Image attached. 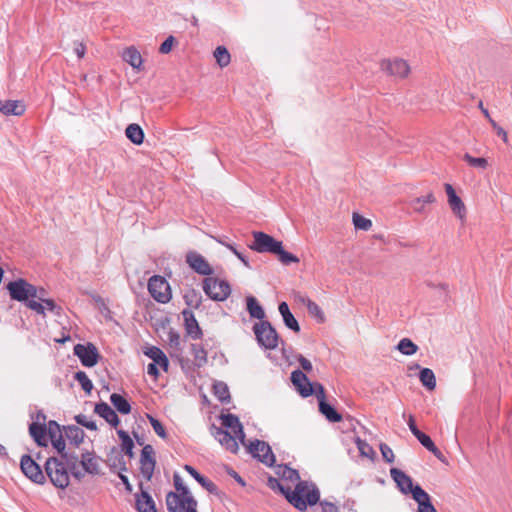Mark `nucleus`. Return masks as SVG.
<instances>
[{
    "label": "nucleus",
    "mask_w": 512,
    "mask_h": 512,
    "mask_svg": "<svg viewBox=\"0 0 512 512\" xmlns=\"http://www.w3.org/2000/svg\"><path fill=\"white\" fill-rule=\"evenodd\" d=\"M268 486L272 489H278L286 500L297 510L306 511L308 506H314L318 503L320 491L315 483L307 481H299L295 489L284 487L276 478H268Z\"/></svg>",
    "instance_id": "nucleus-1"
},
{
    "label": "nucleus",
    "mask_w": 512,
    "mask_h": 512,
    "mask_svg": "<svg viewBox=\"0 0 512 512\" xmlns=\"http://www.w3.org/2000/svg\"><path fill=\"white\" fill-rule=\"evenodd\" d=\"M252 235L254 241L249 245L250 249L258 253L273 254L283 265H290L300 261L296 255L284 250L282 242L276 240L271 235L262 231H254Z\"/></svg>",
    "instance_id": "nucleus-2"
},
{
    "label": "nucleus",
    "mask_w": 512,
    "mask_h": 512,
    "mask_svg": "<svg viewBox=\"0 0 512 512\" xmlns=\"http://www.w3.org/2000/svg\"><path fill=\"white\" fill-rule=\"evenodd\" d=\"M6 289L12 300L25 303L26 307L35 311L37 314L45 315V307L34 300V296H38L37 287L23 278L10 281L6 285Z\"/></svg>",
    "instance_id": "nucleus-3"
},
{
    "label": "nucleus",
    "mask_w": 512,
    "mask_h": 512,
    "mask_svg": "<svg viewBox=\"0 0 512 512\" xmlns=\"http://www.w3.org/2000/svg\"><path fill=\"white\" fill-rule=\"evenodd\" d=\"M291 382L303 398L315 395L318 400V405L321 404L322 401H326L324 386L319 382H311L303 371L299 369L294 370L291 373Z\"/></svg>",
    "instance_id": "nucleus-4"
},
{
    "label": "nucleus",
    "mask_w": 512,
    "mask_h": 512,
    "mask_svg": "<svg viewBox=\"0 0 512 512\" xmlns=\"http://www.w3.org/2000/svg\"><path fill=\"white\" fill-rule=\"evenodd\" d=\"M45 476L57 488L65 489L69 485V475L64 462L57 457H49L44 464Z\"/></svg>",
    "instance_id": "nucleus-5"
},
{
    "label": "nucleus",
    "mask_w": 512,
    "mask_h": 512,
    "mask_svg": "<svg viewBox=\"0 0 512 512\" xmlns=\"http://www.w3.org/2000/svg\"><path fill=\"white\" fill-rule=\"evenodd\" d=\"M258 344L267 349L274 350L278 346L279 335L269 321H261L253 326Z\"/></svg>",
    "instance_id": "nucleus-6"
},
{
    "label": "nucleus",
    "mask_w": 512,
    "mask_h": 512,
    "mask_svg": "<svg viewBox=\"0 0 512 512\" xmlns=\"http://www.w3.org/2000/svg\"><path fill=\"white\" fill-rule=\"evenodd\" d=\"M166 506L168 512H178L180 509L198 506V502L188 487L178 492H168L166 495Z\"/></svg>",
    "instance_id": "nucleus-7"
},
{
    "label": "nucleus",
    "mask_w": 512,
    "mask_h": 512,
    "mask_svg": "<svg viewBox=\"0 0 512 512\" xmlns=\"http://www.w3.org/2000/svg\"><path fill=\"white\" fill-rule=\"evenodd\" d=\"M203 290L211 300L219 302L226 300L231 294L229 283L214 277H206L203 280Z\"/></svg>",
    "instance_id": "nucleus-8"
},
{
    "label": "nucleus",
    "mask_w": 512,
    "mask_h": 512,
    "mask_svg": "<svg viewBox=\"0 0 512 512\" xmlns=\"http://www.w3.org/2000/svg\"><path fill=\"white\" fill-rule=\"evenodd\" d=\"M148 291L159 303H168L172 297L169 283L160 275H154L149 279Z\"/></svg>",
    "instance_id": "nucleus-9"
},
{
    "label": "nucleus",
    "mask_w": 512,
    "mask_h": 512,
    "mask_svg": "<svg viewBox=\"0 0 512 512\" xmlns=\"http://www.w3.org/2000/svg\"><path fill=\"white\" fill-rule=\"evenodd\" d=\"M20 468L23 474L36 484H44L46 482L45 473L40 465L28 454L21 457Z\"/></svg>",
    "instance_id": "nucleus-10"
},
{
    "label": "nucleus",
    "mask_w": 512,
    "mask_h": 512,
    "mask_svg": "<svg viewBox=\"0 0 512 512\" xmlns=\"http://www.w3.org/2000/svg\"><path fill=\"white\" fill-rule=\"evenodd\" d=\"M248 451L261 463L267 465L268 467L274 466L276 458L270 445L267 442L255 439L248 445Z\"/></svg>",
    "instance_id": "nucleus-11"
},
{
    "label": "nucleus",
    "mask_w": 512,
    "mask_h": 512,
    "mask_svg": "<svg viewBox=\"0 0 512 512\" xmlns=\"http://www.w3.org/2000/svg\"><path fill=\"white\" fill-rule=\"evenodd\" d=\"M73 352L85 367H94L100 358L96 346L92 343L76 344L73 348Z\"/></svg>",
    "instance_id": "nucleus-12"
},
{
    "label": "nucleus",
    "mask_w": 512,
    "mask_h": 512,
    "mask_svg": "<svg viewBox=\"0 0 512 512\" xmlns=\"http://www.w3.org/2000/svg\"><path fill=\"white\" fill-rule=\"evenodd\" d=\"M186 263L192 270L200 275L209 276L213 274V269L208 261L196 251H189L186 254Z\"/></svg>",
    "instance_id": "nucleus-13"
},
{
    "label": "nucleus",
    "mask_w": 512,
    "mask_h": 512,
    "mask_svg": "<svg viewBox=\"0 0 512 512\" xmlns=\"http://www.w3.org/2000/svg\"><path fill=\"white\" fill-rule=\"evenodd\" d=\"M390 476L396 483L398 489L403 494H412V498L414 497V493L416 491V485L413 484V480L410 476H408L405 472L398 468L390 469Z\"/></svg>",
    "instance_id": "nucleus-14"
},
{
    "label": "nucleus",
    "mask_w": 512,
    "mask_h": 512,
    "mask_svg": "<svg viewBox=\"0 0 512 512\" xmlns=\"http://www.w3.org/2000/svg\"><path fill=\"white\" fill-rule=\"evenodd\" d=\"M211 434L228 451L234 454L238 452L239 446L236 441V438L233 435H231L227 430H224L222 427H217L213 424L211 426Z\"/></svg>",
    "instance_id": "nucleus-15"
},
{
    "label": "nucleus",
    "mask_w": 512,
    "mask_h": 512,
    "mask_svg": "<svg viewBox=\"0 0 512 512\" xmlns=\"http://www.w3.org/2000/svg\"><path fill=\"white\" fill-rule=\"evenodd\" d=\"M181 314L184 318V328L187 335L190 336L193 340L201 339L203 337V332L195 318L193 311L190 309H184Z\"/></svg>",
    "instance_id": "nucleus-16"
},
{
    "label": "nucleus",
    "mask_w": 512,
    "mask_h": 512,
    "mask_svg": "<svg viewBox=\"0 0 512 512\" xmlns=\"http://www.w3.org/2000/svg\"><path fill=\"white\" fill-rule=\"evenodd\" d=\"M444 188L448 197V203L453 213L463 219L466 215V208L461 198L456 194L453 186L449 183L444 184Z\"/></svg>",
    "instance_id": "nucleus-17"
},
{
    "label": "nucleus",
    "mask_w": 512,
    "mask_h": 512,
    "mask_svg": "<svg viewBox=\"0 0 512 512\" xmlns=\"http://www.w3.org/2000/svg\"><path fill=\"white\" fill-rule=\"evenodd\" d=\"M140 493L135 494V509L137 512H157L152 496L143 490V484H139Z\"/></svg>",
    "instance_id": "nucleus-18"
},
{
    "label": "nucleus",
    "mask_w": 512,
    "mask_h": 512,
    "mask_svg": "<svg viewBox=\"0 0 512 512\" xmlns=\"http://www.w3.org/2000/svg\"><path fill=\"white\" fill-rule=\"evenodd\" d=\"M381 66L390 75L400 78L406 77L410 71L409 65L403 59L385 60Z\"/></svg>",
    "instance_id": "nucleus-19"
},
{
    "label": "nucleus",
    "mask_w": 512,
    "mask_h": 512,
    "mask_svg": "<svg viewBox=\"0 0 512 512\" xmlns=\"http://www.w3.org/2000/svg\"><path fill=\"white\" fill-rule=\"evenodd\" d=\"M413 499L418 503L417 512H437L436 508L431 502L429 494L422 489L419 484H416V491Z\"/></svg>",
    "instance_id": "nucleus-20"
},
{
    "label": "nucleus",
    "mask_w": 512,
    "mask_h": 512,
    "mask_svg": "<svg viewBox=\"0 0 512 512\" xmlns=\"http://www.w3.org/2000/svg\"><path fill=\"white\" fill-rule=\"evenodd\" d=\"M94 412L102 417L112 427H117L120 424V419L115 412L106 402H99L95 405Z\"/></svg>",
    "instance_id": "nucleus-21"
},
{
    "label": "nucleus",
    "mask_w": 512,
    "mask_h": 512,
    "mask_svg": "<svg viewBox=\"0 0 512 512\" xmlns=\"http://www.w3.org/2000/svg\"><path fill=\"white\" fill-rule=\"evenodd\" d=\"M144 354L153 360L152 364H155L167 372L169 368V360L165 353L157 346H150L144 351Z\"/></svg>",
    "instance_id": "nucleus-22"
},
{
    "label": "nucleus",
    "mask_w": 512,
    "mask_h": 512,
    "mask_svg": "<svg viewBox=\"0 0 512 512\" xmlns=\"http://www.w3.org/2000/svg\"><path fill=\"white\" fill-rule=\"evenodd\" d=\"M279 313L281 314L283 318V322L287 328L292 330L295 333H299L301 328L297 321V319L294 317V315L291 313L289 306L286 302H281L278 306Z\"/></svg>",
    "instance_id": "nucleus-23"
},
{
    "label": "nucleus",
    "mask_w": 512,
    "mask_h": 512,
    "mask_svg": "<svg viewBox=\"0 0 512 512\" xmlns=\"http://www.w3.org/2000/svg\"><path fill=\"white\" fill-rule=\"evenodd\" d=\"M26 106L22 101L19 100H6L3 106L0 108V113L3 115H14L21 116L24 114Z\"/></svg>",
    "instance_id": "nucleus-24"
},
{
    "label": "nucleus",
    "mask_w": 512,
    "mask_h": 512,
    "mask_svg": "<svg viewBox=\"0 0 512 512\" xmlns=\"http://www.w3.org/2000/svg\"><path fill=\"white\" fill-rule=\"evenodd\" d=\"M29 433L38 446H47L45 436L48 435V433L45 424L32 422L29 425Z\"/></svg>",
    "instance_id": "nucleus-25"
},
{
    "label": "nucleus",
    "mask_w": 512,
    "mask_h": 512,
    "mask_svg": "<svg viewBox=\"0 0 512 512\" xmlns=\"http://www.w3.org/2000/svg\"><path fill=\"white\" fill-rule=\"evenodd\" d=\"M155 466H156V459L154 456L146 455V454L140 455L141 474L147 481L151 480L153 473H154Z\"/></svg>",
    "instance_id": "nucleus-26"
},
{
    "label": "nucleus",
    "mask_w": 512,
    "mask_h": 512,
    "mask_svg": "<svg viewBox=\"0 0 512 512\" xmlns=\"http://www.w3.org/2000/svg\"><path fill=\"white\" fill-rule=\"evenodd\" d=\"M246 309L251 318L258 319L260 322L265 321V311L254 296L246 297Z\"/></svg>",
    "instance_id": "nucleus-27"
},
{
    "label": "nucleus",
    "mask_w": 512,
    "mask_h": 512,
    "mask_svg": "<svg viewBox=\"0 0 512 512\" xmlns=\"http://www.w3.org/2000/svg\"><path fill=\"white\" fill-rule=\"evenodd\" d=\"M122 58L125 62L131 65L134 69L140 70L142 67V56L140 52L134 47L130 46L123 51Z\"/></svg>",
    "instance_id": "nucleus-28"
},
{
    "label": "nucleus",
    "mask_w": 512,
    "mask_h": 512,
    "mask_svg": "<svg viewBox=\"0 0 512 512\" xmlns=\"http://www.w3.org/2000/svg\"><path fill=\"white\" fill-rule=\"evenodd\" d=\"M65 435L67 439L73 444L75 447H79L80 444L84 441L85 432L76 425H68L64 426Z\"/></svg>",
    "instance_id": "nucleus-29"
},
{
    "label": "nucleus",
    "mask_w": 512,
    "mask_h": 512,
    "mask_svg": "<svg viewBox=\"0 0 512 512\" xmlns=\"http://www.w3.org/2000/svg\"><path fill=\"white\" fill-rule=\"evenodd\" d=\"M220 419L222 426L231 429L235 435L242 433V424L236 415L231 413L222 414Z\"/></svg>",
    "instance_id": "nucleus-30"
},
{
    "label": "nucleus",
    "mask_w": 512,
    "mask_h": 512,
    "mask_svg": "<svg viewBox=\"0 0 512 512\" xmlns=\"http://www.w3.org/2000/svg\"><path fill=\"white\" fill-rule=\"evenodd\" d=\"M80 464L83 467V469L85 470V472H87L91 475L99 474L98 461L95 457H93L92 453H90V452L83 453L81 456Z\"/></svg>",
    "instance_id": "nucleus-31"
},
{
    "label": "nucleus",
    "mask_w": 512,
    "mask_h": 512,
    "mask_svg": "<svg viewBox=\"0 0 512 512\" xmlns=\"http://www.w3.org/2000/svg\"><path fill=\"white\" fill-rule=\"evenodd\" d=\"M319 406V411L325 418L332 423H337L342 420L341 414L327 401H322Z\"/></svg>",
    "instance_id": "nucleus-32"
},
{
    "label": "nucleus",
    "mask_w": 512,
    "mask_h": 512,
    "mask_svg": "<svg viewBox=\"0 0 512 512\" xmlns=\"http://www.w3.org/2000/svg\"><path fill=\"white\" fill-rule=\"evenodd\" d=\"M125 134L126 137L135 145H140L144 141V131L138 124H129L125 130Z\"/></svg>",
    "instance_id": "nucleus-33"
},
{
    "label": "nucleus",
    "mask_w": 512,
    "mask_h": 512,
    "mask_svg": "<svg viewBox=\"0 0 512 512\" xmlns=\"http://www.w3.org/2000/svg\"><path fill=\"white\" fill-rule=\"evenodd\" d=\"M110 401L119 413L126 415L131 412L130 403L121 394H118V393L111 394Z\"/></svg>",
    "instance_id": "nucleus-34"
},
{
    "label": "nucleus",
    "mask_w": 512,
    "mask_h": 512,
    "mask_svg": "<svg viewBox=\"0 0 512 512\" xmlns=\"http://www.w3.org/2000/svg\"><path fill=\"white\" fill-rule=\"evenodd\" d=\"M117 435H118L119 439L121 440V450L129 458H133L134 457V452H133L134 442H133L132 438L130 437V435L122 429L117 430Z\"/></svg>",
    "instance_id": "nucleus-35"
},
{
    "label": "nucleus",
    "mask_w": 512,
    "mask_h": 512,
    "mask_svg": "<svg viewBox=\"0 0 512 512\" xmlns=\"http://www.w3.org/2000/svg\"><path fill=\"white\" fill-rule=\"evenodd\" d=\"M419 379L422 385L427 390H434L436 387V377L430 368H421L419 372Z\"/></svg>",
    "instance_id": "nucleus-36"
},
{
    "label": "nucleus",
    "mask_w": 512,
    "mask_h": 512,
    "mask_svg": "<svg viewBox=\"0 0 512 512\" xmlns=\"http://www.w3.org/2000/svg\"><path fill=\"white\" fill-rule=\"evenodd\" d=\"M276 473H277V475H279L280 477H282L285 480H289L292 482L297 481V483H299V481H302L300 479V474H299L298 470L293 469L286 464L279 465Z\"/></svg>",
    "instance_id": "nucleus-37"
},
{
    "label": "nucleus",
    "mask_w": 512,
    "mask_h": 512,
    "mask_svg": "<svg viewBox=\"0 0 512 512\" xmlns=\"http://www.w3.org/2000/svg\"><path fill=\"white\" fill-rule=\"evenodd\" d=\"M191 352L194 356V365L198 368L203 367L207 363V352L199 344H191Z\"/></svg>",
    "instance_id": "nucleus-38"
},
{
    "label": "nucleus",
    "mask_w": 512,
    "mask_h": 512,
    "mask_svg": "<svg viewBox=\"0 0 512 512\" xmlns=\"http://www.w3.org/2000/svg\"><path fill=\"white\" fill-rule=\"evenodd\" d=\"M213 392L214 395L217 397V399L222 402L226 403L230 401V392L228 386L222 382L218 381L213 385Z\"/></svg>",
    "instance_id": "nucleus-39"
},
{
    "label": "nucleus",
    "mask_w": 512,
    "mask_h": 512,
    "mask_svg": "<svg viewBox=\"0 0 512 512\" xmlns=\"http://www.w3.org/2000/svg\"><path fill=\"white\" fill-rule=\"evenodd\" d=\"M185 304L191 308L198 309L202 304V296L195 289L188 290L184 296Z\"/></svg>",
    "instance_id": "nucleus-40"
},
{
    "label": "nucleus",
    "mask_w": 512,
    "mask_h": 512,
    "mask_svg": "<svg viewBox=\"0 0 512 512\" xmlns=\"http://www.w3.org/2000/svg\"><path fill=\"white\" fill-rule=\"evenodd\" d=\"M397 349L404 355L410 356L417 352L418 346L409 338H403L399 341Z\"/></svg>",
    "instance_id": "nucleus-41"
},
{
    "label": "nucleus",
    "mask_w": 512,
    "mask_h": 512,
    "mask_svg": "<svg viewBox=\"0 0 512 512\" xmlns=\"http://www.w3.org/2000/svg\"><path fill=\"white\" fill-rule=\"evenodd\" d=\"M214 57L220 67H226L230 63V53L224 46H218L214 51Z\"/></svg>",
    "instance_id": "nucleus-42"
},
{
    "label": "nucleus",
    "mask_w": 512,
    "mask_h": 512,
    "mask_svg": "<svg viewBox=\"0 0 512 512\" xmlns=\"http://www.w3.org/2000/svg\"><path fill=\"white\" fill-rule=\"evenodd\" d=\"M74 379L81 385L85 393L90 394L93 389V383L84 371H78L74 374Z\"/></svg>",
    "instance_id": "nucleus-43"
},
{
    "label": "nucleus",
    "mask_w": 512,
    "mask_h": 512,
    "mask_svg": "<svg viewBox=\"0 0 512 512\" xmlns=\"http://www.w3.org/2000/svg\"><path fill=\"white\" fill-rule=\"evenodd\" d=\"M49 438L51 440L53 448L58 452V454L61 457L66 452V444L62 434L60 433L56 435L53 432H51Z\"/></svg>",
    "instance_id": "nucleus-44"
},
{
    "label": "nucleus",
    "mask_w": 512,
    "mask_h": 512,
    "mask_svg": "<svg viewBox=\"0 0 512 512\" xmlns=\"http://www.w3.org/2000/svg\"><path fill=\"white\" fill-rule=\"evenodd\" d=\"M463 160L466 161L470 166L480 169H486L488 161L483 157H473L469 153L463 155Z\"/></svg>",
    "instance_id": "nucleus-45"
},
{
    "label": "nucleus",
    "mask_w": 512,
    "mask_h": 512,
    "mask_svg": "<svg viewBox=\"0 0 512 512\" xmlns=\"http://www.w3.org/2000/svg\"><path fill=\"white\" fill-rule=\"evenodd\" d=\"M307 310L310 316L314 317L319 323L325 321V314L316 302L311 300L307 305Z\"/></svg>",
    "instance_id": "nucleus-46"
},
{
    "label": "nucleus",
    "mask_w": 512,
    "mask_h": 512,
    "mask_svg": "<svg viewBox=\"0 0 512 512\" xmlns=\"http://www.w3.org/2000/svg\"><path fill=\"white\" fill-rule=\"evenodd\" d=\"M62 461H65L66 466L70 470H75L79 463V457L75 452L66 451L61 457Z\"/></svg>",
    "instance_id": "nucleus-47"
},
{
    "label": "nucleus",
    "mask_w": 512,
    "mask_h": 512,
    "mask_svg": "<svg viewBox=\"0 0 512 512\" xmlns=\"http://www.w3.org/2000/svg\"><path fill=\"white\" fill-rule=\"evenodd\" d=\"M147 418L154 430V432L162 439L167 438V433L162 423L150 414H147Z\"/></svg>",
    "instance_id": "nucleus-48"
},
{
    "label": "nucleus",
    "mask_w": 512,
    "mask_h": 512,
    "mask_svg": "<svg viewBox=\"0 0 512 512\" xmlns=\"http://www.w3.org/2000/svg\"><path fill=\"white\" fill-rule=\"evenodd\" d=\"M353 224L356 229L367 231L371 228V220L359 215L358 213L353 214Z\"/></svg>",
    "instance_id": "nucleus-49"
},
{
    "label": "nucleus",
    "mask_w": 512,
    "mask_h": 512,
    "mask_svg": "<svg viewBox=\"0 0 512 512\" xmlns=\"http://www.w3.org/2000/svg\"><path fill=\"white\" fill-rule=\"evenodd\" d=\"M109 465L111 468H118L120 471H127L126 462L123 455L116 453L114 456H109Z\"/></svg>",
    "instance_id": "nucleus-50"
},
{
    "label": "nucleus",
    "mask_w": 512,
    "mask_h": 512,
    "mask_svg": "<svg viewBox=\"0 0 512 512\" xmlns=\"http://www.w3.org/2000/svg\"><path fill=\"white\" fill-rule=\"evenodd\" d=\"M169 346L174 352H181V340L178 332L170 330L168 333Z\"/></svg>",
    "instance_id": "nucleus-51"
},
{
    "label": "nucleus",
    "mask_w": 512,
    "mask_h": 512,
    "mask_svg": "<svg viewBox=\"0 0 512 512\" xmlns=\"http://www.w3.org/2000/svg\"><path fill=\"white\" fill-rule=\"evenodd\" d=\"M218 243H220L221 245L227 247L230 251L233 252L234 255H236V257L246 266V267H249L250 268V265H249V261L248 259L241 253L239 252L236 247L231 244V243H228V242H225L223 241L222 239H216Z\"/></svg>",
    "instance_id": "nucleus-52"
},
{
    "label": "nucleus",
    "mask_w": 512,
    "mask_h": 512,
    "mask_svg": "<svg viewBox=\"0 0 512 512\" xmlns=\"http://www.w3.org/2000/svg\"><path fill=\"white\" fill-rule=\"evenodd\" d=\"M74 419L77 424H79L91 431H96L98 429L96 423L92 420H89L85 414H78L74 417Z\"/></svg>",
    "instance_id": "nucleus-53"
},
{
    "label": "nucleus",
    "mask_w": 512,
    "mask_h": 512,
    "mask_svg": "<svg viewBox=\"0 0 512 512\" xmlns=\"http://www.w3.org/2000/svg\"><path fill=\"white\" fill-rule=\"evenodd\" d=\"M41 304H45L47 309L54 313L56 316H60L63 309L61 306L57 305L53 299L48 298H41L40 297Z\"/></svg>",
    "instance_id": "nucleus-54"
},
{
    "label": "nucleus",
    "mask_w": 512,
    "mask_h": 512,
    "mask_svg": "<svg viewBox=\"0 0 512 512\" xmlns=\"http://www.w3.org/2000/svg\"><path fill=\"white\" fill-rule=\"evenodd\" d=\"M356 444L361 455L369 457L374 454L373 448L366 441L358 438Z\"/></svg>",
    "instance_id": "nucleus-55"
},
{
    "label": "nucleus",
    "mask_w": 512,
    "mask_h": 512,
    "mask_svg": "<svg viewBox=\"0 0 512 512\" xmlns=\"http://www.w3.org/2000/svg\"><path fill=\"white\" fill-rule=\"evenodd\" d=\"M380 451L383 459L388 462H394L395 456L393 450L385 443L380 444Z\"/></svg>",
    "instance_id": "nucleus-56"
},
{
    "label": "nucleus",
    "mask_w": 512,
    "mask_h": 512,
    "mask_svg": "<svg viewBox=\"0 0 512 512\" xmlns=\"http://www.w3.org/2000/svg\"><path fill=\"white\" fill-rule=\"evenodd\" d=\"M415 437L421 443V445L425 447L427 450H429L434 445V442L432 441L430 436L425 434L424 432H420Z\"/></svg>",
    "instance_id": "nucleus-57"
},
{
    "label": "nucleus",
    "mask_w": 512,
    "mask_h": 512,
    "mask_svg": "<svg viewBox=\"0 0 512 512\" xmlns=\"http://www.w3.org/2000/svg\"><path fill=\"white\" fill-rule=\"evenodd\" d=\"M175 42V38L173 36L167 37L159 47V52L162 54H167L171 51L173 43Z\"/></svg>",
    "instance_id": "nucleus-58"
},
{
    "label": "nucleus",
    "mask_w": 512,
    "mask_h": 512,
    "mask_svg": "<svg viewBox=\"0 0 512 512\" xmlns=\"http://www.w3.org/2000/svg\"><path fill=\"white\" fill-rule=\"evenodd\" d=\"M322 508V512H340V509L337 505L327 500L318 501Z\"/></svg>",
    "instance_id": "nucleus-59"
},
{
    "label": "nucleus",
    "mask_w": 512,
    "mask_h": 512,
    "mask_svg": "<svg viewBox=\"0 0 512 512\" xmlns=\"http://www.w3.org/2000/svg\"><path fill=\"white\" fill-rule=\"evenodd\" d=\"M201 486L213 495L219 494V489H218L217 485L215 483H213L211 480H209L208 478Z\"/></svg>",
    "instance_id": "nucleus-60"
},
{
    "label": "nucleus",
    "mask_w": 512,
    "mask_h": 512,
    "mask_svg": "<svg viewBox=\"0 0 512 512\" xmlns=\"http://www.w3.org/2000/svg\"><path fill=\"white\" fill-rule=\"evenodd\" d=\"M410 206L411 208L415 211V212H418V213H423L424 212V206L425 204L422 203V200L420 197H417L415 199H412L410 201Z\"/></svg>",
    "instance_id": "nucleus-61"
},
{
    "label": "nucleus",
    "mask_w": 512,
    "mask_h": 512,
    "mask_svg": "<svg viewBox=\"0 0 512 512\" xmlns=\"http://www.w3.org/2000/svg\"><path fill=\"white\" fill-rule=\"evenodd\" d=\"M297 360L299 362V365L301 366V368L304 371L310 372L312 370V368H313L312 363L307 358H305L303 355H299Z\"/></svg>",
    "instance_id": "nucleus-62"
},
{
    "label": "nucleus",
    "mask_w": 512,
    "mask_h": 512,
    "mask_svg": "<svg viewBox=\"0 0 512 512\" xmlns=\"http://www.w3.org/2000/svg\"><path fill=\"white\" fill-rule=\"evenodd\" d=\"M51 432H53L56 435L61 433L60 425L54 420H50L48 422V427H47L48 436H50Z\"/></svg>",
    "instance_id": "nucleus-63"
},
{
    "label": "nucleus",
    "mask_w": 512,
    "mask_h": 512,
    "mask_svg": "<svg viewBox=\"0 0 512 512\" xmlns=\"http://www.w3.org/2000/svg\"><path fill=\"white\" fill-rule=\"evenodd\" d=\"M74 52L81 59L86 53V46L82 42H74Z\"/></svg>",
    "instance_id": "nucleus-64"
}]
</instances>
